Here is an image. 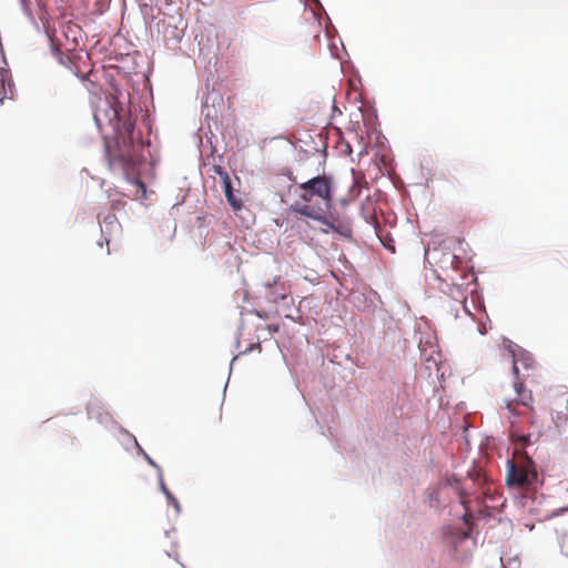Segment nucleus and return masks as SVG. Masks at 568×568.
Listing matches in <instances>:
<instances>
[{
	"label": "nucleus",
	"instance_id": "4",
	"mask_svg": "<svg viewBox=\"0 0 568 568\" xmlns=\"http://www.w3.org/2000/svg\"><path fill=\"white\" fill-rule=\"evenodd\" d=\"M507 485L515 488L528 490L535 488L538 480L536 465L527 453H524L523 462H508Z\"/></svg>",
	"mask_w": 568,
	"mask_h": 568
},
{
	"label": "nucleus",
	"instance_id": "7",
	"mask_svg": "<svg viewBox=\"0 0 568 568\" xmlns=\"http://www.w3.org/2000/svg\"><path fill=\"white\" fill-rule=\"evenodd\" d=\"M12 97V85L9 79V73L3 68H0V104L3 100Z\"/></svg>",
	"mask_w": 568,
	"mask_h": 568
},
{
	"label": "nucleus",
	"instance_id": "12",
	"mask_svg": "<svg viewBox=\"0 0 568 568\" xmlns=\"http://www.w3.org/2000/svg\"><path fill=\"white\" fill-rule=\"evenodd\" d=\"M325 214H326V213H322V217H321V219H314V220H315V221L321 222V223H322L323 225H325L328 230H332V231H333V230H337V225H336L334 222H332V221L327 220V219H326V216H325Z\"/></svg>",
	"mask_w": 568,
	"mask_h": 568
},
{
	"label": "nucleus",
	"instance_id": "3",
	"mask_svg": "<svg viewBox=\"0 0 568 568\" xmlns=\"http://www.w3.org/2000/svg\"><path fill=\"white\" fill-rule=\"evenodd\" d=\"M295 193L298 200L292 210L308 219H321L333 203V180L327 175H318L301 183Z\"/></svg>",
	"mask_w": 568,
	"mask_h": 568
},
{
	"label": "nucleus",
	"instance_id": "10",
	"mask_svg": "<svg viewBox=\"0 0 568 568\" xmlns=\"http://www.w3.org/2000/svg\"><path fill=\"white\" fill-rule=\"evenodd\" d=\"M53 54L62 65L69 68V64L71 63L69 55L64 54L58 47H53Z\"/></svg>",
	"mask_w": 568,
	"mask_h": 568
},
{
	"label": "nucleus",
	"instance_id": "14",
	"mask_svg": "<svg viewBox=\"0 0 568 568\" xmlns=\"http://www.w3.org/2000/svg\"><path fill=\"white\" fill-rule=\"evenodd\" d=\"M456 291V300L459 301L464 306H465V302H466V296L463 292V290L458 286L455 288Z\"/></svg>",
	"mask_w": 568,
	"mask_h": 568
},
{
	"label": "nucleus",
	"instance_id": "18",
	"mask_svg": "<svg viewBox=\"0 0 568 568\" xmlns=\"http://www.w3.org/2000/svg\"><path fill=\"white\" fill-rule=\"evenodd\" d=\"M273 331H274V332H277V331H278V327H277V326L273 327Z\"/></svg>",
	"mask_w": 568,
	"mask_h": 568
},
{
	"label": "nucleus",
	"instance_id": "15",
	"mask_svg": "<svg viewBox=\"0 0 568 568\" xmlns=\"http://www.w3.org/2000/svg\"><path fill=\"white\" fill-rule=\"evenodd\" d=\"M132 182L139 186L142 193V197H144L146 192L145 184L140 179H133Z\"/></svg>",
	"mask_w": 568,
	"mask_h": 568
},
{
	"label": "nucleus",
	"instance_id": "6",
	"mask_svg": "<svg viewBox=\"0 0 568 568\" xmlns=\"http://www.w3.org/2000/svg\"><path fill=\"white\" fill-rule=\"evenodd\" d=\"M266 297L273 303L286 298L284 284L275 280L272 285H267Z\"/></svg>",
	"mask_w": 568,
	"mask_h": 568
},
{
	"label": "nucleus",
	"instance_id": "16",
	"mask_svg": "<svg viewBox=\"0 0 568 568\" xmlns=\"http://www.w3.org/2000/svg\"><path fill=\"white\" fill-rule=\"evenodd\" d=\"M144 456L148 463L159 471V468L161 467L150 456H148L146 454H144Z\"/></svg>",
	"mask_w": 568,
	"mask_h": 568
},
{
	"label": "nucleus",
	"instance_id": "1",
	"mask_svg": "<svg viewBox=\"0 0 568 568\" xmlns=\"http://www.w3.org/2000/svg\"><path fill=\"white\" fill-rule=\"evenodd\" d=\"M513 373L515 376L514 388L516 398H505L504 408L507 410L506 418L509 423V436L517 446L530 445V434L525 433L526 425L534 424L535 409L531 390L525 387V378L529 374H520V368L526 372L532 371L535 361L532 356L523 348L511 351Z\"/></svg>",
	"mask_w": 568,
	"mask_h": 568
},
{
	"label": "nucleus",
	"instance_id": "9",
	"mask_svg": "<svg viewBox=\"0 0 568 568\" xmlns=\"http://www.w3.org/2000/svg\"><path fill=\"white\" fill-rule=\"evenodd\" d=\"M159 484H160V488L161 490L163 491V494L166 496V498L172 503V505L174 506V508L176 510L180 509V504L179 501L176 500V498L171 494V491L168 489L165 483H164V479H163V471H162V468H159Z\"/></svg>",
	"mask_w": 568,
	"mask_h": 568
},
{
	"label": "nucleus",
	"instance_id": "8",
	"mask_svg": "<svg viewBox=\"0 0 568 568\" xmlns=\"http://www.w3.org/2000/svg\"><path fill=\"white\" fill-rule=\"evenodd\" d=\"M159 484H160V488L161 490L163 491V494L166 496V498L172 503V505L174 506V508L176 510L180 509V504L179 501L176 500V498L171 494V491L168 489L165 483H164V479H163V471H162V468H159Z\"/></svg>",
	"mask_w": 568,
	"mask_h": 568
},
{
	"label": "nucleus",
	"instance_id": "5",
	"mask_svg": "<svg viewBox=\"0 0 568 568\" xmlns=\"http://www.w3.org/2000/svg\"><path fill=\"white\" fill-rule=\"evenodd\" d=\"M217 173L222 179L223 187H224V192H225L227 202L230 203V205L232 206L234 212L241 211L243 207V203H242L241 199H239L233 192L232 181H231L230 175L226 172L222 171L220 168L217 169Z\"/></svg>",
	"mask_w": 568,
	"mask_h": 568
},
{
	"label": "nucleus",
	"instance_id": "13",
	"mask_svg": "<svg viewBox=\"0 0 568 568\" xmlns=\"http://www.w3.org/2000/svg\"><path fill=\"white\" fill-rule=\"evenodd\" d=\"M336 225H337V230H333L334 232H337L345 237L351 236L352 230L348 226H345L342 224H336Z\"/></svg>",
	"mask_w": 568,
	"mask_h": 568
},
{
	"label": "nucleus",
	"instance_id": "17",
	"mask_svg": "<svg viewBox=\"0 0 568 568\" xmlns=\"http://www.w3.org/2000/svg\"><path fill=\"white\" fill-rule=\"evenodd\" d=\"M465 503H466L465 497L462 496V504H465Z\"/></svg>",
	"mask_w": 568,
	"mask_h": 568
},
{
	"label": "nucleus",
	"instance_id": "2",
	"mask_svg": "<svg viewBox=\"0 0 568 568\" xmlns=\"http://www.w3.org/2000/svg\"><path fill=\"white\" fill-rule=\"evenodd\" d=\"M92 106L94 122L105 142L110 168L120 166L126 172L131 160L126 156H120L119 159L113 156L111 143L121 141L123 144H131L134 122L123 110L114 93L95 97Z\"/></svg>",
	"mask_w": 568,
	"mask_h": 568
},
{
	"label": "nucleus",
	"instance_id": "11",
	"mask_svg": "<svg viewBox=\"0 0 568 568\" xmlns=\"http://www.w3.org/2000/svg\"><path fill=\"white\" fill-rule=\"evenodd\" d=\"M559 545L562 555L568 557V531H565L560 535Z\"/></svg>",
	"mask_w": 568,
	"mask_h": 568
}]
</instances>
